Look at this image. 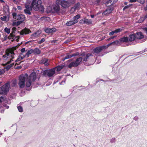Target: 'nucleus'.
<instances>
[{"label":"nucleus","mask_w":147,"mask_h":147,"mask_svg":"<svg viewBox=\"0 0 147 147\" xmlns=\"http://www.w3.org/2000/svg\"><path fill=\"white\" fill-rule=\"evenodd\" d=\"M112 8H108L102 13V15H105L107 14H109L112 12Z\"/></svg>","instance_id":"obj_13"},{"label":"nucleus","mask_w":147,"mask_h":147,"mask_svg":"<svg viewBox=\"0 0 147 147\" xmlns=\"http://www.w3.org/2000/svg\"><path fill=\"white\" fill-rule=\"evenodd\" d=\"M100 0H97L96 1V2H97V3H100Z\"/></svg>","instance_id":"obj_61"},{"label":"nucleus","mask_w":147,"mask_h":147,"mask_svg":"<svg viewBox=\"0 0 147 147\" xmlns=\"http://www.w3.org/2000/svg\"><path fill=\"white\" fill-rule=\"evenodd\" d=\"M136 1V0H130L129 2L130 3L135 2Z\"/></svg>","instance_id":"obj_57"},{"label":"nucleus","mask_w":147,"mask_h":147,"mask_svg":"<svg viewBox=\"0 0 147 147\" xmlns=\"http://www.w3.org/2000/svg\"><path fill=\"white\" fill-rule=\"evenodd\" d=\"M36 79V74L33 72L28 76L27 74H23L20 75L19 77L18 85L20 88H23L25 86V82H26V86L28 87H30L32 82L35 80Z\"/></svg>","instance_id":"obj_1"},{"label":"nucleus","mask_w":147,"mask_h":147,"mask_svg":"<svg viewBox=\"0 0 147 147\" xmlns=\"http://www.w3.org/2000/svg\"><path fill=\"white\" fill-rule=\"evenodd\" d=\"M32 53H33V49L29 50L27 51L25 55V56L26 55L28 57L29 55Z\"/></svg>","instance_id":"obj_26"},{"label":"nucleus","mask_w":147,"mask_h":147,"mask_svg":"<svg viewBox=\"0 0 147 147\" xmlns=\"http://www.w3.org/2000/svg\"><path fill=\"white\" fill-rule=\"evenodd\" d=\"M135 36L136 38L140 39L143 38L144 37V36L141 32L137 33Z\"/></svg>","instance_id":"obj_14"},{"label":"nucleus","mask_w":147,"mask_h":147,"mask_svg":"<svg viewBox=\"0 0 147 147\" xmlns=\"http://www.w3.org/2000/svg\"><path fill=\"white\" fill-rule=\"evenodd\" d=\"M80 4L79 3H78L76 4L74 6V8H75L76 9H78L80 7Z\"/></svg>","instance_id":"obj_40"},{"label":"nucleus","mask_w":147,"mask_h":147,"mask_svg":"<svg viewBox=\"0 0 147 147\" xmlns=\"http://www.w3.org/2000/svg\"><path fill=\"white\" fill-rule=\"evenodd\" d=\"M57 42V40H54L52 41H51V42L52 43H55Z\"/></svg>","instance_id":"obj_55"},{"label":"nucleus","mask_w":147,"mask_h":147,"mask_svg":"<svg viewBox=\"0 0 147 147\" xmlns=\"http://www.w3.org/2000/svg\"><path fill=\"white\" fill-rule=\"evenodd\" d=\"M84 24L90 25L92 24V21L90 19L84 18Z\"/></svg>","instance_id":"obj_18"},{"label":"nucleus","mask_w":147,"mask_h":147,"mask_svg":"<svg viewBox=\"0 0 147 147\" xmlns=\"http://www.w3.org/2000/svg\"><path fill=\"white\" fill-rule=\"evenodd\" d=\"M17 37L18 38L16 39V40L17 41H18V40L19 39V38H20V37L19 36H18Z\"/></svg>","instance_id":"obj_62"},{"label":"nucleus","mask_w":147,"mask_h":147,"mask_svg":"<svg viewBox=\"0 0 147 147\" xmlns=\"http://www.w3.org/2000/svg\"><path fill=\"white\" fill-rule=\"evenodd\" d=\"M12 16H13V18L15 19L16 20L17 16L18 15H17L16 13H12Z\"/></svg>","instance_id":"obj_42"},{"label":"nucleus","mask_w":147,"mask_h":147,"mask_svg":"<svg viewBox=\"0 0 147 147\" xmlns=\"http://www.w3.org/2000/svg\"><path fill=\"white\" fill-rule=\"evenodd\" d=\"M44 64L45 66H47L49 65V63L48 62V61L46 62Z\"/></svg>","instance_id":"obj_56"},{"label":"nucleus","mask_w":147,"mask_h":147,"mask_svg":"<svg viewBox=\"0 0 147 147\" xmlns=\"http://www.w3.org/2000/svg\"><path fill=\"white\" fill-rule=\"evenodd\" d=\"M115 30L112 31L111 32H109V35L110 36L114 34H115Z\"/></svg>","instance_id":"obj_46"},{"label":"nucleus","mask_w":147,"mask_h":147,"mask_svg":"<svg viewBox=\"0 0 147 147\" xmlns=\"http://www.w3.org/2000/svg\"><path fill=\"white\" fill-rule=\"evenodd\" d=\"M76 20L74 21V20L68 22L66 24L67 26H70L76 24Z\"/></svg>","instance_id":"obj_17"},{"label":"nucleus","mask_w":147,"mask_h":147,"mask_svg":"<svg viewBox=\"0 0 147 147\" xmlns=\"http://www.w3.org/2000/svg\"><path fill=\"white\" fill-rule=\"evenodd\" d=\"M48 8L50 9L49 10V12L56 13L59 14L63 13L62 9H60V7L58 5H53L51 7H49Z\"/></svg>","instance_id":"obj_4"},{"label":"nucleus","mask_w":147,"mask_h":147,"mask_svg":"<svg viewBox=\"0 0 147 147\" xmlns=\"http://www.w3.org/2000/svg\"><path fill=\"white\" fill-rule=\"evenodd\" d=\"M71 55H69V53H67V54L66 56L63 58L62 60L64 61L65 60L71 58Z\"/></svg>","instance_id":"obj_28"},{"label":"nucleus","mask_w":147,"mask_h":147,"mask_svg":"<svg viewBox=\"0 0 147 147\" xmlns=\"http://www.w3.org/2000/svg\"><path fill=\"white\" fill-rule=\"evenodd\" d=\"M18 109L19 111L20 112L23 111V109L22 107L19 106L18 107Z\"/></svg>","instance_id":"obj_41"},{"label":"nucleus","mask_w":147,"mask_h":147,"mask_svg":"<svg viewBox=\"0 0 147 147\" xmlns=\"http://www.w3.org/2000/svg\"><path fill=\"white\" fill-rule=\"evenodd\" d=\"M11 86L12 87L15 86L17 83V80L16 79H14L11 81Z\"/></svg>","instance_id":"obj_25"},{"label":"nucleus","mask_w":147,"mask_h":147,"mask_svg":"<svg viewBox=\"0 0 147 147\" xmlns=\"http://www.w3.org/2000/svg\"><path fill=\"white\" fill-rule=\"evenodd\" d=\"M33 53L34 54H39L40 53V51L37 48H35L34 50H33Z\"/></svg>","instance_id":"obj_22"},{"label":"nucleus","mask_w":147,"mask_h":147,"mask_svg":"<svg viewBox=\"0 0 147 147\" xmlns=\"http://www.w3.org/2000/svg\"><path fill=\"white\" fill-rule=\"evenodd\" d=\"M5 31L8 34H9L10 32V29L7 28H5L4 29Z\"/></svg>","instance_id":"obj_38"},{"label":"nucleus","mask_w":147,"mask_h":147,"mask_svg":"<svg viewBox=\"0 0 147 147\" xmlns=\"http://www.w3.org/2000/svg\"><path fill=\"white\" fill-rule=\"evenodd\" d=\"M30 32H31L30 30L26 28L22 30V31L20 32V34L22 35L24 34H27L29 33Z\"/></svg>","instance_id":"obj_11"},{"label":"nucleus","mask_w":147,"mask_h":147,"mask_svg":"<svg viewBox=\"0 0 147 147\" xmlns=\"http://www.w3.org/2000/svg\"><path fill=\"white\" fill-rule=\"evenodd\" d=\"M5 71V70L4 69H0V75H1L4 74Z\"/></svg>","instance_id":"obj_43"},{"label":"nucleus","mask_w":147,"mask_h":147,"mask_svg":"<svg viewBox=\"0 0 147 147\" xmlns=\"http://www.w3.org/2000/svg\"><path fill=\"white\" fill-rule=\"evenodd\" d=\"M7 18V16H5L1 18V19L3 21H6Z\"/></svg>","instance_id":"obj_37"},{"label":"nucleus","mask_w":147,"mask_h":147,"mask_svg":"<svg viewBox=\"0 0 147 147\" xmlns=\"http://www.w3.org/2000/svg\"><path fill=\"white\" fill-rule=\"evenodd\" d=\"M77 66L75 62H72L70 63L68 66V67L71 68L72 67H76Z\"/></svg>","instance_id":"obj_21"},{"label":"nucleus","mask_w":147,"mask_h":147,"mask_svg":"<svg viewBox=\"0 0 147 147\" xmlns=\"http://www.w3.org/2000/svg\"><path fill=\"white\" fill-rule=\"evenodd\" d=\"M18 8L19 10H20L22 9V7L20 6H18Z\"/></svg>","instance_id":"obj_59"},{"label":"nucleus","mask_w":147,"mask_h":147,"mask_svg":"<svg viewBox=\"0 0 147 147\" xmlns=\"http://www.w3.org/2000/svg\"><path fill=\"white\" fill-rule=\"evenodd\" d=\"M15 53L13 52H8L6 51L5 55H3L2 60L5 62V64H9L12 61H13V59L14 58V55Z\"/></svg>","instance_id":"obj_2"},{"label":"nucleus","mask_w":147,"mask_h":147,"mask_svg":"<svg viewBox=\"0 0 147 147\" xmlns=\"http://www.w3.org/2000/svg\"><path fill=\"white\" fill-rule=\"evenodd\" d=\"M16 28L15 27H13L12 28V31L11 33L10 34V35L11 36L13 37L14 35L13 34L14 33H15V31L16 30Z\"/></svg>","instance_id":"obj_32"},{"label":"nucleus","mask_w":147,"mask_h":147,"mask_svg":"<svg viewBox=\"0 0 147 147\" xmlns=\"http://www.w3.org/2000/svg\"><path fill=\"white\" fill-rule=\"evenodd\" d=\"M145 30L146 31V33H147V27H146L145 28H144Z\"/></svg>","instance_id":"obj_64"},{"label":"nucleus","mask_w":147,"mask_h":147,"mask_svg":"<svg viewBox=\"0 0 147 147\" xmlns=\"http://www.w3.org/2000/svg\"><path fill=\"white\" fill-rule=\"evenodd\" d=\"M42 4V1L41 0H33L31 5L32 8L35 11L40 10L42 11L44 10V7Z\"/></svg>","instance_id":"obj_3"},{"label":"nucleus","mask_w":147,"mask_h":147,"mask_svg":"<svg viewBox=\"0 0 147 147\" xmlns=\"http://www.w3.org/2000/svg\"><path fill=\"white\" fill-rule=\"evenodd\" d=\"M81 55L82 56V58L83 59V60L84 61H87L89 57L90 56H92V54L88 53L85 55L84 54H82Z\"/></svg>","instance_id":"obj_10"},{"label":"nucleus","mask_w":147,"mask_h":147,"mask_svg":"<svg viewBox=\"0 0 147 147\" xmlns=\"http://www.w3.org/2000/svg\"><path fill=\"white\" fill-rule=\"evenodd\" d=\"M25 57V55H23V54L22 53H21L15 61L18 62L20 61L21 60L23 59Z\"/></svg>","instance_id":"obj_16"},{"label":"nucleus","mask_w":147,"mask_h":147,"mask_svg":"<svg viewBox=\"0 0 147 147\" xmlns=\"http://www.w3.org/2000/svg\"><path fill=\"white\" fill-rule=\"evenodd\" d=\"M55 68H53L50 69L46 70L42 72L43 76L49 77L53 76L55 74Z\"/></svg>","instance_id":"obj_5"},{"label":"nucleus","mask_w":147,"mask_h":147,"mask_svg":"<svg viewBox=\"0 0 147 147\" xmlns=\"http://www.w3.org/2000/svg\"><path fill=\"white\" fill-rule=\"evenodd\" d=\"M16 22H13V24H12L13 25V26H15V25H16Z\"/></svg>","instance_id":"obj_60"},{"label":"nucleus","mask_w":147,"mask_h":147,"mask_svg":"<svg viewBox=\"0 0 147 147\" xmlns=\"http://www.w3.org/2000/svg\"><path fill=\"white\" fill-rule=\"evenodd\" d=\"M48 59L46 58H44L40 61V63L41 64H45L47 61H48Z\"/></svg>","instance_id":"obj_31"},{"label":"nucleus","mask_w":147,"mask_h":147,"mask_svg":"<svg viewBox=\"0 0 147 147\" xmlns=\"http://www.w3.org/2000/svg\"><path fill=\"white\" fill-rule=\"evenodd\" d=\"M112 45H113L112 42L108 44L106 46H105L106 47V49Z\"/></svg>","instance_id":"obj_50"},{"label":"nucleus","mask_w":147,"mask_h":147,"mask_svg":"<svg viewBox=\"0 0 147 147\" xmlns=\"http://www.w3.org/2000/svg\"><path fill=\"white\" fill-rule=\"evenodd\" d=\"M144 9L145 10H147V5H146V7L144 8Z\"/></svg>","instance_id":"obj_63"},{"label":"nucleus","mask_w":147,"mask_h":147,"mask_svg":"<svg viewBox=\"0 0 147 147\" xmlns=\"http://www.w3.org/2000/svg\"><path fill=\"white\" fill-rule=\"evenodd\" d=\"M129 8V6L127 5L125 6L123 8V10H125L126 9H128Z\"/></svg>","instance_id":"obj_51"},{"label":"nucleus","mask_w":147,"mask_h":147,"mask_svg":"<svg viewBox=\"0 0 147 147\" xmlns=\"http://www.w3.org/2000/svg\"><path fill=\"white\" fill-rule=\"evenodd\" d=\"M122 30L121 28H118L115 30V34H117L119 32H120Z\"/></svg>","instance_id":"obj_39"},{"label":"nucleus","mask_w":147,"mask_h":147,"mask_svg":"<svg viewBox=\"0 0 147 147\" xmlns=\"http://www.w3.org/2000/svg\"><path fill=\"white\" fill-rule=\"evenodd\" d=\"M14 63H12L9 65H7L6 67V69L7 70L9 69L12 66H13L14 65Z\"/></svg>","instance_id":"obj_34"},{"label":"nucleus","mask_w":147,"mask_h":147,"mask_svg":"<svg viewBox=\"0 0 147 147\" xmlns=\"http://www.w3.org/2000/svg\"><path fill=\"white\" fill-rule=\"evenodd\" d=\"M37 34V32H35V33L34 34H33V36H34V37H36L37 36H38V35H36Z\"/></svg>","instance_id":"obj_58"},{"label":"nucleus","mask_w":147,"mask_h":147,"mask_svg":"<svg viewBox=\"0 0 147 147\" xmlns=\"http://www.w3.org/2000/svg\"><path fill=\"white\" fill-rule=\"evenodd\" d=\"M64 66V65H59L57 67H55V68H57V71H60L62 69H63Z\"/></svg>","instance_id":"obj_23"},{"label":"nucleus","mask_w":147,"mask_h":147,"mask_svg":"<svg viewBox=\"0 0 147 147\" xmlns=\"http://www.w3.org/2000/svg\"><path fill=\"white\" fill-rule=\"evenodd\" d=\"M136 38L135 34H133L129 35L128 37V40L130 41H134Z\"/></svg>","instance_id":"obj_15"},{"label":"nucleus","mask_w":147,"mask_h":147,"mask_svg":"<svg viewBox=\"0 0 147 147\" xmlns=\"http://www.w3.org/2000/svg\"><path fill=\"white\" fill-rule=\"evenodd\" d=\"M79 23L80 24H84V18L80 20L79 22Z\"/></svg>","instance_id":"obj_47"},{"label":"nucleus","mask_w":147,"mask_h":147,"mask_svg":"<svg viewBox=\"0 0 147 147\" xmlns=\"http://www.w3.org/2000/svg\"><path fill=\"white\" fill-rule=\"evenodd\" d=\"M146 18H147V14L145 16H143L142 17H141L140 20H139L140 22H142Z\"/></svg>","instance_id":"obj_29"},{"label":"nucleus","mask_w":147,"mask_h":147,"mask_svg":"<svg viewBox=\"0 0 147 147\" xmlns=\"http://www.w3.org/2000/svg\"><path fill=\"white\" fill-rule=\"evenodd\" d=\"M25 19V17L24 15L20 14L17 16V20H20L22 21H24Z\"/></svg>","instance_id":"obj_12"},{"label":"nucleus","mask_w":147,"mask_h":147,"mask_svg":"<svg viewBox=\"0 0 147 147\" xmlns=\"http://www.w3.org/2000/svg\"><path fill=\"white\" fill-rule=\"evenodd\" d=\"M113 45H120L119 41L118 40H115L112 42Z\"/></svg>","instance_id":"obj_30"},{"label":"nucleus","mask_w":147,"mask_h":147,"mask_svg":"<svg viewBox=\"0 0 147 147\" xmlns=\"http://www.w3.org/2000/svg\"><path fill=\"white\" fill-rule=\"evenodd\" d=\"M116 36H114L113 37H111L110 38H109L108 39V40H109L111 39H113V38H115L116 37Z\"/></svg>","instance_id":"obj_54"},{"label":"nucleus","mask_w":147,"mask_h":147,"mask_svg":"<svg viewBox=\"0 0 147 147\" xmlns=\"http://www.w3.org/2000/svg\"><path fill=\"white\" fill-rule=\"evenodd\" d=\"M25 7L26 8V9H27L28 10H29L30 11H31L32 10V6H31L29 5H26L25 6Z\"/></svg>","instance_id":"obj_33"},{"label":"nucleus","mask_w":147,"mask_h":147,"mask_svg":"<svg viewBox=\"0 0 147 147\" xmlns=\"http://www.w3.org/2000/svg\"><path fill=\"white\" fill-rule=\"evenodd\" d=\"M45 39L44 38H42L41 40L38 42V43L41 44L45 41Z\"/></svg>","instance_id":"obj_48"},{"label":"nucleus","mask_w":147,"mask_h":147,"mask_svg":"<svg viewBox=\"0 0 147 147\" xmlns=\"http://www.w3.org/2000/svg\"><path fill=\"white\" fill-rule=\"evenodd\" d=\"M25 48H22L21 50V51L22 52L21 53H22L23 54V53L25 51Z\"/></svg>","instance_id":"obj_53"},{"label":"nucleus","mask_w":147,"mask_h":147,"mask_svg":"<svg viewBox=\"0 0 147 147\" xmlns=\"http://www.w3.org/2000/svg\"><path fill=\"white\" fill-rule=\"evenodd\" d=\"M56 3L60 5L62 7L64 8H67L71 5V3L65 0H57Z\"/></svg>","instance_id":"obj_7"},{"label":"nucleus","mask_w":147,"mask_h":147,"mask_svg":"<svg viewBox=\"0 0 147 147\" xmlns=\"http://www.w3.org/2000/svg\"><path fill=\"white\" fill-rule=\"evenodd\" d=\"M117 1L118 0H109L107 2V3H110L111 4L110 5H112L116 3Z\"/></svg>","instance_id":"obj_27"},{"label":"nucleus","mask_w":147,"mask_h":147,"mask_svg":"<svg viewBox=\"0 0 147 147\" xmlns=\"http://www.w3.org/2000/svg\"><path fill=\"white\" fill-rule=\"evenodd\" d=\"M24 12L26 14H27L29 15H30L31 14V12L29 10H28L27 9H25L24 10Z\"/></svg>","instance_id":"obj_35"},{"label":"nucleus","mask_w":147,"mask_h":147,"mask_svg":"<svg viewBox=\"0 0 147 147\" xmlns=\"http://www.w3.org/2000/svg\"><path fill=\"white\" fill-rule=\"evenodd\" d=\"M119 41L120 42H127L129 40L128 38L127 37L124 36L122 38H121L120 40Z\"/></svg>","instance_id":"obj_19"},{"label":"nucleus","mask_w":147,"mask_h":147,"mask_svg":"<svg viewBox=\"0 0 147 147\" xmlns=\"http://www.w3.org/2000/svg\"><path fill=\"white\" fill-rule=\"evenodd\" d=\"M80 17V15L79 14H78L75 16H74L73 18V20L75 21L76 20V21L77 22H76V23H77L78 21V19H79Z\"/></svg>","instance_id":"obj_24"},{"label":"nucleus","mask_w":147,"mask_h":147,"mask_svg":"<svg viewBox=\"0 0 147 147\" xmlns=\"http://www.w3.org/2000/svg\"><path fill=\"white\" fill-rule=\"evenodd\" d=\"M46 32L48 33H52L56 31V29L55 28H47L45 30Z\"/></svg>","instance_id":"obj_9"},{"label":"nucleus","mask_w":147,"mask_h":147,"mask_svg":"<svg viewBox=\"0 0 147 147\" xmlns=\"http://www.w3.org/2000/svg\"><path fill=\"white\" fill-rule=\"evenodd\" d=\"M16 47H13L11 49L8 50L7 51L8 52H13V51L16 50Z\"/></svg>","instance_id":"obj_36"},{"label":"nucleus","mask_w":147,"mask_h":147,"mask_svg":"<svg viewBox=\"0 0 147 147\" xmlns=\"http://www.w3.org/2000/svg\"><path fill=\"white\" fill-rule=\"evenodd\" d=\"M79 55V53L78 52H77L73 54H72L71 55V57H74L76 56H77Z\"/></svg>","instance_id":"obj_44"},{"label":"nucleus","mask_w":147,"mask_h":147,"mask_svg":"<svg viewBox=\"0 0 147 147\" xmlns=\"http://www.w3.org/2000/svg\"><path fill=\"white\" fill-rule=\"evenodd\" d=\"M82 58L80 57L77 58L76 61H75L76 64L77 65V66L80 64V63L82 61Z\"/></svg>","instance_id":"obj_20"},{"label":"nucleus","mask_w":147,"mask_h":147,"mask_svg":"<svg viewBox=\"0 0 147 147\" xmlns=\"http://www.w3.org/2000/svg\"><path fill=\"white\" fill-rule=\"evenodd\" d=\"M76 9L75 8H74V7H72L70 10V12L71 13H74V11H75Z\"/></svg>","instance_id":"obj_45"},{"label":"nucleus","mask_w":147,"mask_h":147,"mask_svg":"<svg viewBox=\"0 0 147 147\" xmlns=\"http://www.w3.org/2000/svg\"><path fill=\"white\" fill-rule=\"evenodd\" d=\"M106 49V47L105 46L98 47L94 49V53H98L100 52L103 49Z\"/></svg>","instance_id":"obj_8"},{"label":"nucleus","mask_w":147,"mask_h":147,"mask_svg":"<svg viewBox=\"0 0 147 147\" xmlns=\"http://www.w3.org/2000/svg\"><path fill=\"white\" fill-rule=\"evenodd\" d=\"M4 100V98L3 96H1L0 97V102H1Z\"/></svg>","instance_id":"obj_52"},{"label":"nucleus","mask_w":147,"mask_h":147,"mask_svg":"<svg viewBox=\"0 0 147 147\" xmlns=\"http://www.w3.org/2000/svg\"><path fill=\"white\" fill-rule=\"evenodd\" d=\"M22 22H23L22 21H21V20H20V21H18L16 23V26H17L19 25L20 24H21V23Z\"/></svg>","instance_id":"obj_49"},{"label":"nucleus","mask_w":147,"mask_h":147,"mask_svg":"<svg viewBox=\"0 0 147 147\" xmlns=\"http://www.w3.org/2000/svg\"><path fill=\"white\" fill-rule=\"evenodd\" d=\"M10 88V85L9 82L5 84L1 87V91H0V94H6L8 92Z\"/></svg>","instance_id":"obj_6"}]
</instances>
